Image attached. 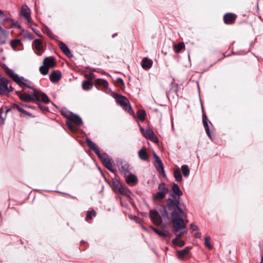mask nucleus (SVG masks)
Listing matches in <instances>:
<instances>
[{"label": "nucleus", "mask_w": 263, "mask_h": 263, "mask_svg": "<svg viewBox=\"0 0 263 263\" xmlns=\"http://www.w3.org/2000/svg\"><path fill=\"white\" fill-rule=\"evenodd\" d=\"M151 229L153 230L154 232H155L156 234H158V232H159V230H158L157 229L155 228V227H151Z\"/></svg>", "instance_id": "603ef678"}, {"label": "nucleus", "mask_w": 263, "mask_h": 263, "mask_svg": "<svg viewBox=\"0 0 263 263\" xmlns=\"http://www.w3.org/2000/svg\"><path fill=\"white\" fill-rule=\"evenodd\" d=\"M117 166L122 174L126 177L129 172V165L128 163L122 161H118Z\"/></svg>", "instance_id": "9b49d317"}, {"label": "nucleus", "mask_w": 263, "mask_h": 263, "mask_svg": "<svg viewBox=\"0 0 263 263\" xmlns=\"http://www.w3.org/2000/svg\"><path fill=\"white\" fill-rule=\"evenodd\" d=\"M61 114L65 117L68 120V117L69 116V115H71L72 114V112H68V111H64V110H62L61 111Z\"/></svg>", "instance_id": "37998d69"}, {"label": "nucleus", "mask_w": 263, "mask_h": 263, "mask_svg": "<svg viewBox=\"0 0 263 263\" xmlns=\"http://www.w3.org/2000/svg\"><path fill=\"white\" fill-rule=\"evenodd\" d=\"M40 71L43 75H46L49 71V68L43 64L40 67Z\"/></svg>", "instance_id": "e433bc0d"}, {"label": "nucleus", "mask_w": 263, "mask_h": 263, "mask_svg": "<svg viewBox=\"0 0 263 263\" xmlns=\"http://www.w3.org/2000/svg\"><path fill=\"white\" fill-rule=\"evenodd\" d=\"M203 126H204V128L206 132V134L208 135V136L210 138L212 139V135L210 133V129H209V125L208 123V121H203Z\"/></svg>", "instance_id": "473e14b6"}, {"label": "nucleus", "mask_w": 263, "mask_h": 263, "mask_svg": "<svg viewBox=\"0 0 263 263\" xmlns=\"http://www.w3.org/2000/svg\"><path fill=\"white\" fill-rule=\"evenodd\" d=\"M184 48H185V45L183 42H180L174 46V50L176 53L180 52Z\"/></svg>", "instance_id": "c756f323"}, {"label": "nucleus", "mask_w": 263, "mask_h": 263, "mask_svg": "<svg viewBox=\"0 0 263 263\" xmlns=\"http://www.w3.org/2000/svg\"><path fill=\"white\" fill-rule=\"evenodd\" d=\"M37 91L38 92V95L37 97L39 101H34V102H41L40 98H41L42 101L45 103H48L50 102L48 97L45 93L42 92L37 89Z\"/></svg>", "instance_id": "f3484780"}, {"label": "nucleus", "mask_w": 263, "mask_h": 263, "mask_svg": "<svg viewBox=\"0 0 263 263\" xmlns=\"http://www.w3.org/2000/svg\"><path fill=\"white\" fill-rule=\"evenodd\" d=\"M137 114H138V117L140 120H141V121L145 120V116H146V112H145V110H139L138 111Z\"/></svg>", "instance_id": "72a5a7b5"}, {"label": "nucleus", "mask_w": 263, "mask_h": 263, "mask_svg": "<svg viewBox=\"0 0 263 263\" xmlns=\"http://www.w3.org/2000/svg\"><path fill=\"white\" fill-rule=\"evenodd\" d=\"M96 215V212L95 210H92L90 211H87L86 214V220L87 221L89 220H91L92 219V216H95Z\"/></svg>", "instance_id": "c9c22d12"}, {"label": "nucleus", "mask_w": 263, "mask_h": 263, "mask_svg": "<svg viewBox=\"0 0 263 263\" xmlns=\"http://www.w3.org/2000/svg\"><path fill=\"white\" fill-rule=\"evenodd\" d=\"M43 64L48 68L53 67L56 63L55 62V59L52 57H46L43 61Z\"/></svg>", "instance_id": "6ab92c4d"}, {"label": "nucleus", "mask_w": 263, "mask_h": 263, "mask_svg": "<svg viewBox=\"0 0 263 263\" xmlns=\"http://www.w3.org/2000/svg\"><path fill=\"white\" fill-rule=\"evenodd\" d=\"M117 82L119 84L124 85V82L122 79L118 78L117 80Z\"/></svg>", "instance_id": "de8ad7c7"}, {"label": "nucleus", "mask_w": 263, "mask_h": 263, "mask_svg": "<svg viewBox=\"0 0 263 263\" xmlns=\"http://www.w3.org/2000/svg\"><path fill=\"white\" fill-rule=\"evenodd\" d=\"M149 139L151 140L155 143H157L158 142V139L157 136H155V134H154V135L151 136Z\"/></svg>", "instance_id": "c03bdc74"}, {"label": "nucleus", "mask_w": 263, "mask_h": 263, "mask_svg": "<svg viewBox=\"0 0 263 263\" xmlns=\"http://www.w3.org/2000/svg\"><path fill=\"white\" fill-rule=\"evenodd\" d=\"M184 244H185L184 241H183L182 240H180V241H179L177 246L180 247H182L184 245Z\"/></svg>", "instance_id": "8fccbe9b"}, {"label": "nucleus", "mask_w": 263, "mask_h": 263, "mask_svg": "<svg viewBox=\"0 0 263 263\" xmlns=\"http://www.w3.org/2000/svg\"><path fill=\"white\" fill-rule=\"evenodd\" d=\"M93 84L90 81H84L82 83V88L84 90H89L92 87Z\"/></svg>", "instance_id": "bb28decb"}, {"label": "nucleus", "mask_w": 263, "mask_h": 263, "mask_svg": "<svg viewBox=\"0 0 263 263\" xmlns=\"http://www.w3.org/2000/svg\"><path fill=\"white\" fill-rule=\"evenodd\" d=\"M31 88H29L33 90V93L32 94H29L26 92H23L21 91H16L15 93L19 98L22 100L26 102H34V101H39L37 99V91L36 88H34L33 86L30 85Z\"/></svg>", "instance_id": "20e7f679"}, {"label": "nucleus", "mask_w": 263, "mask_h": 263, "mask_svg": "<svg viewBox=\"0 0 263 263\" xmlns=\"http://www.w3.org/2000/svg\"><path fill=\"white\" fill-rule=\"evenodd\" d=\"M11 108L7 106H2L0 108V123L4 124L7 114L10 111Z\"/></svg>", "instance_id": "ddd939ff"}, {"label": "nucleus", "mask_w": 263, "mask_h": 263, "mask_svg": "<svg viewBox=\"0 0 263 263\" xmlns=\"http://www.w3.org/2000/svg\"><path fill=\"white\" fill-rule=\"evenodd\" d=\"M18 24V25H17V27L18 28H21V25L18 23V22L17 23Z\"/></svg>", "instance_id": "052dcab7"}, {"label": "nucleus", "mask_w": 263, "mask_h": 263, "mask_svg": "<svg viewBox=\"0 0 263 263\" xmlns=\"http://www.w3.org/2000/svg\"><path fill=\"white\" fill-rule=\"evenodd\" d=\"M191 228L194 231H197L198 230V227L197 226L194 224V223H191L190 224Z\"/></svg>", "instance_id": "a18cd8bd"}, {"label": "nucleus", "mask_w": 263, "mask_h": 263, "mask_svg": "<svg viewBox=\"0 0 263 263\" xmlns=\"http://www.w3.org/2000/svg\"><path fill=\"white\" fill-rule=\"evenodd\" d=\"M158 189L159 191L152 196L154 202H161L169 192L168 188L166 187L165 183L163 182L159 184Z\"/></svg>", "instance_id": "39448f33"}, {"label": "nucleus", "mask_w": 263, "mask_h": 263, "mask_svg": "<svg viewBox=\"0 0 263 263\" xmlns=\"http://www.w3.org/2000/svg\"><path fill=\"white\" fill-rule=\"evenodd\" d=\"M9 80L4 77L0 79V95L8 94V85Z\"/></svg>", "instance_id": "9d476101"}, {"label": "nucleus", "mask_w": 263, "mask_h": 263, "mask_svg": "<svg viewBox=\"0 0 263 263\" xmlns=\"http://www.w3.org/2000/svg\"><path fill=\"white\" fill-rule=\"evenodd\" d=\"M5 72L20 86H24L27 88H31L29 84L30 82L24 79V77H20L17 74L14 73L13 70L7 67L5 69Z\"/></svg>", "instance_id": "7ed1b4c3"}, {"label": "nucleus", "mask_w": 263, "mask_h": 263, "mask_svg": "<svg viewBox=\"0 0 263 263\" xmlns=\"http://www.w3.org/2000/svg\"><path fill=\"white\" fill-rule=\"evenodd\" d=\"M172 191L173 194H170V198L166 200V204L164 205L163 211L162 212L163 218L167 220L170 219L169 213H171V211L167 208V205L170 203V201H173L172 203L174 204H176L179 209L182 210L183 212H184L185 210V206L184 205H181L180 204V197L183 195V193L177 184H173Z\"/></svg>", "instance_id": "f03ea898"}, {"label": "nucleus", "mask_w": 263, "mask_h": 263, "mask_svg": "<svg viewBox=\"0 0 263 263\" xmlns=\"http://www.w3.org/2000/svg\"><path fill=\"white\" fill-rule=\"evenodd\" d=\"M116 35H117V34H116V33H114V34L112 35V37H115V36H116Z\"/></svg>", "instance_id": "680f3d73"}, {"label": "nucleus", "mask_w": 263, "mask_h": 263, "mask_svg": "<svg viewBox=\"0 0 263 263\" xmlns=\"http://www.w3.org/2000/svg\"><path fill=\"white\" fill-rule=\"evenodd\" d=\"M180 231L181 232V233H182V235H183V234H186V233H187V229H186V227L185 228V229H183V230H182V231Z\"/></svg>", "instance_id": "6e6d98bb"}, {"label": "nucleus", "mask_w": 263, "mask_h": 263, "mask_svg": "<svg viewBox=\"0 0 263 263\" xmlns=\"http://www.w3.org/2000/svg\"><path fill=\"white\" fill-rule=\"evenodd\" d=\"M120 192L128 196H129V195L131 194V192L128 189H126L124 192L120 190Z\"/></svg>", "instance_id": "49530a36"}, {"label": "nucleus", "mask_w": 263, "mask_h": 263, "mask_svg": "<svg viewBox=\"0 0 263 263\" xmlns=\"http://www.w3.org/2000/svg\"><path fill=\"white\" fill-rule=\"evenodd\" d=\"M210 240H211V237L209 236H207L205 237L204 245L206 247H207L209 249H212V246H211V245L210 243Z\"/></svg>", "instance_id": "58836bf2"}, {"label": "nucleus", "mask_w": 263, "mask_h": 263, "mask_svg": "<svg viewBox=\"0 0 263 263\" xmlns=\"http://www.w3.org/2000/svg\"><path fill=\"white\" fill-rule=\"evenodd\" d=\"M21 44V40L18 39L12 40L10 43L11 46L13 49H14L15 47H16Z\"/></svg>", "instance_id": "4c0bfd02"}, {"label": "nucleus", "mask_w": 263, "mask_h": 263, "mask_svg": "<svg viewBox=\"0 0 263 263\" xmlns=\"http://www.w3.org/2000/svg\"><path fill=\"white\" fill-rule=\"evenodd\" d=\"M102 163L106 168L112 172H114V169L113 168L112 162V160L110 158L107 159V160H105V161Z\"/></svg>", "instance_id": "393cba45"}, {"label": "nucleus", "mask_w": 263, "mask_h": 263, "mask_svg": "<svg viewBox=\"0 0 263 263\" xmlns=\"http://www.w3.org/2000/svg\"><path fill=\"white\" fill-rule=\"evenodd\" d=\"M208 119L205 114H203L202 115V121H207Z\"/></svg>", "instance_id": "5fc2aeb1"}, {"label": "nucleus", "mask_w": 263, "mask_h": 263, "mask_svg": "<svg viewBox=\"0 0 263 263\" xmlns=\"http://www.w3.org/2000/svg\"><path fill=\"white\" fill-rule=\"evenodd\" d=\"M139 157L143 161H148L149 156L146 152V149L145 147L140 149L138 152Z\"/></svg>", "instance_id": "412c9836"}, {"label": "nucleus", "mask_w": 263, "mask_h": 263, "mask_svg": "<svg viewBox=\"0 0 263 263\" xmlns=\"http://www.w3.org/2000/svg\"><path fill=\"white\" fill-rule=\"evenodd\" d=\"M68 117V120L74 123L78 126H81L83 124L82 119L77 115L72 114Z\"/></svg>", "instance_id": "4468645a"}, {"label": "nucleus", "mask_w": 263, "mask_h": 263, "mask_svg": "<svg viewBox=\"0 0 263 263\" xmlns=\"http://www.w3.org/2000/svg\"><path fill=\"white\" fill-rule=\"evenodd\" d=\"M149 216L151 220L155 225L160 226L162 223V218L157 211L151 210Z\"/></svg>", "instance_id": "1a4fd4ad"}, {"label": "nucleus", "mask_w": 263, "mask_h": 263, "mask_svg": "<svg viewBox=\"0 0 263 263\" xmlns=\"http://www.w3.org/2000/svg\"><path fill=\"white\" fill-rule=\"evenodd\" d=\"M59 46L62 52L68 58H71L73 57L70 50L67 46V45L62 42H59Z\"/></svg>", "instance_id": "2eb2a0df"}, {"label": "nucleus", "mask_w": 263, "mask_h": 263, "mask_svg": "<svg viewBox=\"0 0 263 263\" xmlns=\"http://www.w3.org/2000/svg\"><path fill=\"white\" fill-rule=\"evenodd\" d=\"M33 44L36 50L40 51L43 49L42 41L41 40L35 39Z\"/></svg>", "instance_id": "a878e982"}, {"label": "nucleus", "mask_w": 263, "mask_h": 263, "mask_svg": "<svg viewBox=\"0 0 263 263\" xmlns=\"http://www.w3.org/2000/svg\"><path fill=\"white\" fill-rule=\"evenodd\" d=\"M22 113L24 114L25 115L27 116H31V114L30 113H29V112L26 111L25 110V112H23Z\"/></svg>", "instance_id": "4d7b16f0"}, {"label": "nucleus", "mask_w": 263, "mask_h": 263, "mask_svg": "<svg viewBox=\"0 0 263 263\" xmlns=\"http://www.w3.org/2000/svg\"><path fill=\"white\" fill-rule=\"evenodd\" d=\"M179 242V240L176 238H174L172 240V243L175 246H177Z\"/></svg>", "instance_id": "09e8293b"}, {"label": "nucleus", "mask_w": 263, "mask_h": 263, "mask_svg": "<svg viewBox=\"0 0 263 263\" xmlns=\"http://www.w3.org/2000/svg\"><path fill=\"white\" fill-rule=\"evenodd\" d=\"M11 108L13 109H17L21 112H25V110L23 108H22L19 105L16 104H13L12 105Z\"/></svg>", "instance_id": "a19ab883"}, {"label": "nucleus", "mask_w": 263, "mask_h": 263, "mask_svg": "<svg viewBox=\"0 0 263 263\" xmlns=\"http://www.w3.org/2000/svg\"><path fill=\"white\" fill-rule=\"evenodd\" d=\"M154 157L155 159V166L157 171L159 172L163 176H164L165 173L162 161L161 160L159 156H158L155 153H154Z\"/></svg>", "instance_id": "f8f14e48"}, {"label": "nucleus", "mask_w": 263, "mask_h": 263, "mask_svg": "<svg viewBox=\"0 0 263 263\" xmlns=\"http://www.w3.org/2000/svg\"><path fill=\"white\" fill-rule=\"evenodd\" d=\"M37 54L38 55H41L42 54V53H37Z\"/></svg>", "instance_id": "e2e57ef3"}, {"label": "nucleus", "mask_w": 263, "mask_h": 263, "mask_svg": "<svg viewBox=\"0 0 263 263\" xmlns=\"http://www.w3.org/2000/svg\"><path fill=\"white\" fill-rule=\"evenodd\" d=\"M236 16L233 13H227L223 16L224 22L226 24H232L234 23Z\"/></svg>", "instance_id": "dca6fc26"}, {"label": "nucleus", "mask_w": 263, "mask_h": 263, "mask_svg": "<svg viewBox=\"0 0 263 263\" xmlns=\"http://www.w3.org/2000/svg\"><path fill=\"white\" fill-rule=\"evenodd\" d=\"M157 234L160 236H162L164 237L171 238L172 237V235L169 233L168 231H162L159 230Z\"/></svg>", "instance_id": "f704fd0d"}, {"label": "nucleus", "mask_w": 263, "mask_h": 263, "mask_svg": "<svg viewBox=\"0 0 263 263\" xmlns=\"http://www.w3.org/2000/svg\"><path fill=\"white\" fill-rule=\"evenodd\" d=\"M4 14L3 12L0 9V16H3Z\"/></svg>", "instance_id": "13d9d810"}, {"label": "nucleus", "mask_w": 263, "mask_h": 263, "mask_svg": "<svg viewBox=\"0 0 263 263\" xmlns=\"http://www.w3.org/2000/svg\"><path fill=\"white\" fill-rule=\"evenodd\" d=\"M61 78V73L60 71H53L49 76L50 80L52 83L58 82Z\"/></svg>", "instance_id": "aec40b11"}, {"label": "nucleus", "mask_w": 263, "mask_h": 263, "mask_svg": "<svg viewBox=\"0 0 263 263\" xmlns=\"http://www.w3.org/2000/svg\"><path fill=\"white\" fill-rule=\"evenodd\" d=\"M2 27H0V30H2Z\"/></svg>", "instance_id": "69168bd1"}, {"label": "nucleus", "mask_w": 263, "mask_h": 263, "mask_svg": "<svg viewBox=\"0 0 263 263\" xmlns=\"http://www.w3.org/2000/svg\"><path fill=\"white\" fill-rule=\"evenodd\" d=\"M126 181L128 184H135L137 182V178L135 175L130 174L128 175H126Z\"/></svg>", "instance_id": "4be33fe9"}, {"label": "nucleus", "mask_w": 263, "mask_h": 263, "mask_svg": "<svg viewBox=\"0 0 263 263\" xmlns=\"http://www.w3.org/2000/svg\"><path fill=\"white\" fill-rule=\"evenodd\" d=\"M194 237L198 238H200L201 237V234L200 232H197L195 233Z\"/></svg>", "instance_id": "3c124183"}, {"label": "nucleus", "mask_w": 263, "mask_h": 263, "mask_svg": "<svg viewBox=\"0 0 263 263\" xmlns=\"http://www.w3.org/2000/svg\"><path fill=\"white\" fill-rule=\"evenodd\" d=\"M140 129L141 132H142L144 136L147 139H149L150 137L152 136L154 134L152 129L150 128H147L145 130H144L142 127H141Z\"/></svg>", "instance_id": "cd10ccee"}, {"label": "nucleus", "mask_w": 263, "mask_h": 263, "mask_svg": "<svg viewBox=\"0 0 263 263\" xmlns=\"http://www.w3.org/2000/svg\"><path fill=\"white\" fill-rule=\"evenodd\" d=\"M181 170L182 171V173L183 176L185 177H187L189 176L190 171V169L187 165H182L181 167Z\"/></svg>", "instance_id": "7c9ffc66"}, {"label": "nucleus", "mask_w": 263, "mask_h": 263, "mask_svg": "<svg viewBox=\"0 0 263 263\" xmlns=\"http://www.w3.org/2000/svg\"><path fill=\"white\" fill-rule=\"evenodd\" d=\"M25 107H30V106H27V105H25Z\"/></svg>", "instance_id": "0e129e2a"}, {"label": "nucleus", "mask_w": 263, "mask_h": 263, "mask_svg": "<svg viewBox=\"0 0 263 263\" xmlns=\"http://www.w3.org/2000/svg\"><path fill=\"white\" fill-rule=\"evenodd\" d=\"M39 106V107L41 109V110L44 113L49 111L48 108L47 107L45 106L42 105L41 102H35Z\"/></svg>", "instance_id": "ea45409f"}, {"label": "nucleus", "mask_w": 263, "mask_h": 263, "mask_svg": "<svg viewBox=\"0 0 263 263\" xmlns=\"http://www.w3.org/2000/svg\"><path fill=\"white\" fill-rule=\"evenodd\" d=\"M260 263H263V255H262L261 256V262Z\"/></svg>", "instance_id": "bf43d9fd"}, {"label": "nucleus", "mask_w": 263, "mask_h": 263, "mask_svg": "<svg viewBox=\"0 0 263 263\" xmlns=\"http://www.w3.org/2000/svg\"><path fill=\"white\" fill-rule=\"evenodd\" d=\"M115 98L124 110L128 112H133L129 102L125 97L121 95H116Z\"/></svg>", "instance_id": "0eeeda50"}, {"label": "nucleus", "mask_w": 263, "mask_h": 263, "mask_svg": "<svg viewBox=\"0 0 263 263\" xmlns=\"http://www.w3.org/2000/svg\"><path fill=\"white\" fill-rule=\"evenodd\" d=\"M23 35L24 37L29 40H31L32 39L31 33L28 31H25L23 33Z\"/></svg>", "instance_id": "79ce46f5"}, {"label": "nucleus", "mask_w": 263, "mask_h": 263, "mask_svg": "<svg viewBox=\"0 0 263 263\" xmlns=\"http://www.w3.org/2000/svg\"><path fill=\"white\" fill-rule=\"evenodd\" d=\"M1 78H2V77H1V75L0 74V79H1Z\"/></svg>", "instance_id": "338daca9"}, {"label": "nucleus", "mask_w": 263, "mask_h": 263, "mask_svg": "<svg viewBox=\"0 0 263 263\" xmlns=\"http://www.w3.org/2000/svg\"><path fill=\"white\" fill-rule=\"evenodd\" d=\"M86 143L87 144L88 146L93 150L94 153L101 159L102 162H103L105 161V160H107V159H108L109 158V156L106 153L101 154L100 152L98 147L90 139L87 138L86 139Z\"/></svg>", "instance_id": "423d86ee"}, {"label": "nucleus", "mask_w": 263, "mask_h": 263, "mask_svg": "<svg viewBox=\"0 0 263 263\" xmlns=\"http://www.w3.org/2000/svg\"><path fill=\"white\" fill-rule=\"evenodd\" d=\"M153 63L152 60L147 58H144L141 62V66L144 69H149L152 67Z\"/></svg>", "instance_id": "a211bd4d"}, {"label": "nucleus", "mask_w": 263, "mask_h": 263, "mask_svg": "<svg viewBox=\"0 0 263 263\" xmlns=\"http://www.w3.org/2000/svg\"><path fill=\"white\" fill-rule=\"evenodd\" d=\"M20 15L24 17L28 26H30L32 22L31 10L26 5H24L22 6Z\"/></svg>", "instance_id": "6e6552de"}, {"label": "nucleus", "mask_w": 263, "mask_h": 263, "mask_svg": "<svg viewBox=\"0 0 263 263\" xmlns=\"http://www.w3.org/2000/svg\"><path fill=\"white\" fill-rule=\"evenodd\" d=\"M167 205V208L171 211L169 213L173 223V228L174 234L176 235V239L178 240L181 238L182 234L180 231L185 229L186 223L184 218L186 217V214L182 212V210L179 209L176 204H174L171 201Z\"/></svg>", "instance_id": "f257e3e1"}, {"label": "nucleus", "mask_w": 263, "mask_h": 263, "mask_svg": "<svg viewBox=\"0 0 263 263\" xmlns=\"http://www.w3.org/2000/svg\"><path fill=\"white\" fill-rule=\"evenodd\" d=\"M66 126H67V127L68 128V129L69 130H70L71 131L73 132H76L78 130V128L77 127H76L74 125H73V124H72V122H71V121H68L67 122H66Z\"/></svg>", "instance_id": "2f4dec72"}, {"label": "nucleus", "mask_w": 263, "mask_h": 263, "mask_svg": "<svg viewBox=\"0 0 263 263\" xmlns=\"http://www.w3.org/2000/svg\"><path fill=\"white\" fill-rule=\"evenodd\" d=\"M13 90V88L12 86L8 87V94Z\"/></svg>", "instance_id": "864d4df0"}, {"label": "nucleus", "mask_w": 263, "mask_h": 263, "mask_svg": "<svg viewBox=\"0 0 263 263\" xmlns=\"http://www.w3.org/2000/svg\"><path fill=\"white\" fill-rule=\"evenodd\" d=\"M174 176L177 182H181L182 180V176L179 168H177L174 171Z\"/></svg>", "instance_id": "c85d7f7f"}, {"label": "nucleus", "mask_w": 263, "mask_h": 263, "mask_svg": "<svg viewBox=\"0 0 263 263\" xmlns=\"http://www.w3.org/2000/svg\"><path fill=\"white\" fill-rule=\"evenodd\" d=\"M190 249L191 248L190 247H186L180 251H178L177 253L178 254V258L179 259H183L184 256L189 253Z\"/></svg>", "instance_id": "5701e85b"}, {"label": "nucleus", "mask_w": 263, "mask_h": 263, "mask_svg": "<svg viewBox=\"0 0 263 263\" xmlns=\"http://www.w3.org/2000/svg\"><path fill=\"white\" fill-rule=\"evenodd\" d=\"M95 84L96 85L101 86L103 88H106L108 86V82L106 80L101 79H97Z\"/></svg>", "instance_id": "b1692460"}]
</instances>
